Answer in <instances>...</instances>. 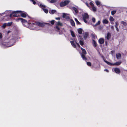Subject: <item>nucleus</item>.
I'll use <instances>...</instances> for the list:
<instances>
[{"label": "nucleus", "instance_id": "obj_1", "mask_svg": "<svg viewBox=\"0 0 127 127\" xmlns=\"http://www.w3.org/2000/svg\"><path fill=\"white\" fill-rule=\"evenodd\" d=\"M18 20L21 21V22H22L26 23L28 24V27L30 29H35L36 30H40V29L36 27L35 26H36L41 27H43L44 26V24L40 22H36L35 24L33 23H28L26 20L21 18H19Z\"/></svg>", "mask_w": 127, "mask_h": 127}, {"label": "nucleus", "instance_id": "obj_2", "mask_svg": "<svg viewBox=\"0 0 127 127\" xmlns=\"http://www.w3.org/2000/svg\"><path fill=\"white\" fill-rule=\"evenodd\" d=\"M20 12V11H13L12 13L10 14V17H11L12 16L17 17H18L20 15L19 14Z\"/></svg>", "mask_w": 127, "mask_h": 127}, {"label": "nucleus", "instance_id": "obj_3", "mask_svg": "<svg viewBox=\"0 0 127 127\" xmlns=\"http://www.w3.org/2000/svg\"><path fill=\"white\" fill-rule=\"evenodd\" d=\"M83 18L84 20V22L86 23H87V20L89 19V15L87 13H84L82 15Z\"/></svg>", "mask_w": 127, "mask_h": 127}, {"label": "nucleus", "instance_id": "obj_4", "mask_svg": "<svg viewBox=\"0 0 127 127\" xmlns=\"http://www.w3.org/2000/svg\"><path fill=\"white\" fill-rule=\"evenodd\" d=\"M81 49L82 51V53L81 54V57L83 60H87V58L85 57V55L87 54L86 51L85 49L82 48H81Z\"/></svg>", "mask_w": 127, "mask_h": 127}, {"label": "nucleus", "instance_id": "obj_5", "mask_svg": "<svg viewBox=\"0 0 127 127\" xmlns=\"http://www.w3.org/2000/svg\"><path fill=\"white\" fill-rule=\"evenodd\" d=\"M38 5L43 9V11L45 13H48V11L47 9H45V7L44 5L41 4H38Z\"/></svg>", "mask_w": 127, "mask_h": 127}, {"label": "nucleus", "instance_id": "obj_6", "mask_svg": "<svg viewBox=\"0 0 127 127\" xmlns=\"http://www.w3.org/2000/svg\"><path fill=\"white\" fill-rule=\"evenodd\" d=\"M69 1L68 0H65L64 2H62L60 3V5L61 7H63L65 6L68 4Z\"/></svg>", "mask_w": 127, "mask_h": 127}, {"label": "nucleus", "instance_id": "obj_7", "mask_svg": "<svg viewBox=\"0 0 127 127\" xmlns=\"http://www.w3.org/2000/svg\"><path fill=\"white\" fill-rule=\"evenodd\" d=\"M20 11V12L19 14L21 15L22 17H26L27 15V13L21 11Z\"/></svg>", "mask_w": 127, "mask_h": 127}, {"label": "nucleus", "instance_id": "obj_8", "mask_svg": "<svg viewBox=\"0 0 127 127\" xmlns=\"http://www.w3.org/2000/svg\"><path fill=\"white\" fill-rule=\"evenodd\" d=\"M62 24L59 21H58L57 23L56 28L58 31H59L60 30V28H59L58 26H62Z\"/></svg>", "mask_w": 127, "mask_h": 127}, {"label": "nucleus", "instance_id": "obj_9", "mask_svg": "<svg viewBox=\"0 0 127 127\" xmlns=\"http://www.w3.org/2000/svg\"><path fill=\"white\" fill-rule=\"evenodd\" d=\"M10 42L11 44V45L10 46H8V47H10L13 45L16 42V41L15 39H12L10 40Z\"/></svg>", "mask_w": 127, "mask_h": 127}, {"label": "nucleus", "instance_id": "obj_10", "mask_svg": "<svg viewBox=\"0 0 127 127\" xmlns=\"http://www.w3.org/2000/svg\"><path fill=\"white\" fill-rule=\"evenodd\" d=\"M72 9L73 10V12H75L76 14L78 12V10L77 8L74 7H72Z\"/></svg>", "mask_w": 127, "mask_h": 127}, {"label": "nucleus", "instance_id": "obj_11", "mask_svg": "<svg viewBox=\"0 0 127 127\" xmlns=\"http://www.w3.org/2000/svg\"><path fill=\"white\" fill-rule=\"evenodd\" d=\"M90 9L94 12H95L96 10V8L94 6L90 7Z\"/></svg>", "mask_w": 127, "mask_h": 127}, {"label": "nucleus", "instance_id": "obj_12", "mask_svg": "<svg viewBox=\"0 0 127 127\" xmlns=\"http://www.w3.org/2000/svg\"><path fill=\"white\" fill-rule=\"evenodd\" d=\"M114 70L115 72L117 74H119L120 73V69L118 68H114Z\"/></svg>", "mask_w": 127, "mask_h": 127}, {"label": "nucleus", "instance_id": "obj_13", "mask_svg": "<svg viewBox=\"0 0 127 127\" xmlns=\"http://www.w3.org/2000/svg\"><path fill=\"white\" fill-rule=\"evenodd\" d=\"M56 12V10H49V12L50 14H53Z\"/></svg>", "mask_w": 127, "mask_h": 127}, {"label": "nucleus", "instance_id": "obj_14", "mask_svg": "<svg viewBox=\"0 0 127 127\" xmlns=\"http://www.w3.org/2000/svg\"><path fill=\"white\" fill-rule=\"evenodd\" d=\"M99 42L101 44H102L104 42V40L103 38H100L99 39Z\"/></svg>", "mask_w": 127, "mask_h": 127}, {"label": "nucleus", "instance_id": "obj_15", "mask_svg": "<svg viewBox=\"0 0 127 127\" xmlns=\"http://www.w3.org/2000/svg\"><path fill=\"white\" fill-rule=\"evenodd\" d=\"M116 57L117 59H119L121 57V55L120 53H118L116 54Z\"/></svg>", "mask_w": 127, "mask_h": 127}, {"label": "nucleus", "instance_id": "obj_16", "mask_svg": "<svg viewBox=\"0 0 127 127\" xmlns=\"http://www.w3.org/2000/svg\"><path fill=\"white\" fill-rule=\"evenodd\" d=\"M111 37V34L109 33H108L106 36V38L108 40Z\"/></svg>", "mask_w": 127, "mask_h": 127}, {"label": "nucleus", "instance_id": "obj_17", "mask_svg": "<svg viewBox=\"0 0 127 127\" xmlns=\"http://www.w3.org/2000/svg\"><path fill=\"white\" fill-rule=\"evenodd\" d=\"M70 43L71 45L74 47V48H76V45L74 43V42L73 41H71Z\"/></svg>", "mask_w": 127, "mask_h": 127}, {"label": "nucleus", "instance_id": "obj_18", "mask_svg": "<svg viewBox=\"0 0 127 127\" xmlns=\"http://www.w3.org/2000/svg\"><path fill=\"white\" fill-rule=\"evenodd\" d=\"M121 62H116L114 63H113L114 65H120L121 63Z\"/></svg>", "mask_w": 127, "mask_h": 127}, {"label": "nucleus", "instance_id": "obj_19", "mask_svg": "<svg viewBox=\"0 0 127 127\" xmlns=\"http://www.w3.org/2000/svg\"><path fill=\"white\" fill-rule=\"evenodd\" d=\"M104 62L106 63L107 64H108L109 65L111 66V65H114L113 63H111L105 60H104Z\"/></svg>", "mask_w": 127, "mask_h": 127}, {"label": "nucleus", "instance_id": "obj_20", "mask_svg": "<svg viewBox=\"0 0 127 127\" xmlns=\"http://www.w3.org/2000/svg\"><path fill=\"white\" fill-rule=\"evenodd\" d=\"M104 62L106 63L107 64H108L109 65L111 66V65H114L113 63H111L105 60H104Z\"/></svg>", "mask_w": 127, "mask_h": 127}, {"label": "nucleus", "instance_id": "obj_21", "mask_svg": "<svg viewBox=\"0 0 127 127\" xmlns=\"http://www.w3.org/2000/svg\"><path fill=\"white\" fill-rule=\"evenodd\" d=\"M104 62L106 63L107 64H108L109 65L111 66V65H114L113 63H111L105 60H104Z\"/></svg>", "mask_w": 127, "mask_h": 127}, {"label": "nucleus", "instance_id": "obj_22", "mask_svg": "<svg viewBox=\"0 0 127 127\" xmlns=\"http://www.w3.org/2000/svg\"><path fill=\"white\" fill-rule=\"evenodd\" d=\"M108 22V21L107 19H104L102 20V23L104 24H107Z\"/></svg>", "mask_w": 127, "mask_h": 127}, {"label": "nucleus", "instance_id": "obj_23", "mask_svg": "<svg viewBox=\"0 0 127 127\" xmlns=\"http://www.w3.org/2000/svg\"><path fill=\"white\" fill-rule=\"evenodd\" d=\"M121 23L123 26H126L127 25V23L125 22L121 21Z\"/></svg>", "mask_w": 127, "mask_h": 127}, {"label": "nucleus", "instance_id": "obj_24", "mask_svg": "<svg viewBox=\"0 0 127 127\" xmlns=\"http://www.w3.org/2000/svg\"><path fill=\"white\" fill-rule=\"evenodd\" d=\"M70 22L71 25L73 26H75V24L74 21L72 20L71 19L70 20Z\"/></svg>", "mask_w": 127, "mask_h": 127}, {"label": "nucleus", "instance_id": "obj_25", "mask_svg": "<svg viewBox=\"0 0 127 127\" xmlns=\"http://www.w3.org/2000/svg\"><path fill=\"white\" fill-rule=\"evenodd\" d=\"M95 2L96 5L97 6L100 5L101 4V2L97 0H95Z\"/></svg>", "mask_w": 127, "mask_h": 127}, {"label": "nucleus", "instance_id": "obj_26", "mask_svg": "<svg viewBox=\"0 0 127 127\" xmlns=\"http://www.w3.org/2000/svg\"><path fill=\"white\" fill-rule=\"evenodd\" d=\"M82 29L81 28H79L78 29V32L79 34H81L82 33Z\"/></svg>", "mask_w": 127, "mask_h": 127}, {"label": "nucleus", "instance_id": "obj_27", "mask_svg": "<svg viewBox=\"0 0 127 127\" xmlns=\"http://www.w3.org/2000/svg\"><path fill=\"white\" fill-rule=\"evenodd\" d=\"M88 33L87 32H86L84 36V39H86L88 37Z\"/></svg>", "mask_w": 127, "mask_h": 127}, {"label": "nucleus", "instance_id": "obj_28", "mask_svg": "<svg viewBox=\"0 0 127 127\" xmlns=\"http://www.w3.org/2000/svg\"><path fill=\"white\" fill-rule=\"evenodd\" d=\"M70 32H71V35L73 37H75V35L73 32L71 30H70Z\"/></svg>", "mask_w": 127, "mask_h": 127}, {"label": "nucleus", "instance_id": "obj_29", "mask_svg": "<svg viewBox=\"0 0 127 127\" xmlns=\"http://www.w3.org/2000/svg\"><path fill=\"white\" fill-rule=\"evenodd\" d=\"M93 45L94 47H95L96 46V44L95 41L94 40H93Z\"/></svg>", "mask_w": 127, "mask_h": 127}, {"label": "nucleus", "instance_id": "obj_30", "mask_svg": "<svg viewBox=\"0 0 127 127\" xmlns=\"http://www.w3.org/2000/svg\"><path fill=\"white\" fill-rule=\"evenodd\" d=\"M100 23V21H98V22L96 23L95 25H93V26L96 27L98 25H99Z\"/></svg>", "mask_w": 127, "mask_h": 127}, {"label": "nucleus", "instance_id": "obj_31", "mask_svg": "<svg viewBox=\"0 0 127 127\" xmlns=\"http://www.w3.org/2000/svg\"><path fill=\"white\" fill-rule=\"evenodd\" d=\"M109 20L110 22H111L114 21V19L113 17L112 16H110L109 18Z\"/></svg>", "mask_w": 127, "mask_h": 127}, {"label": "nucleus", "instance_id": "obj_32", "mask_svg": "<svg viewBox=\"0 0 127 127\" xmlns=\"http://www.w3.org/2000/svg\"><path fill=\"white\" fill-rule=\"evenodd\" d=\"M74 19L77 24H81V23L78 21V20L76 18H75Z\"/></svg>", "mask_w": 127, "mask_h": 127}, {"label": "nucleus", "instance_id": "obj_33", "mask_svg": "<svg viewBox=\"0 0 127 127\" xmlns=\"http://www.w3.org/2000/svg\"><path fill=\"white\" fill-rule=\"evenodd\" d=\"M68 14L65 13H63V17L64 18H67V17H66V16Z\"/></svg>", "mask_w": 127, "mask_h": 127}, {"label": "nucleus", "instance_id": "obj_34", "mask_svg": "<svg viewBox=\"0 0 127 127\" xmlns=\"http://www.w3.org/2000/svg\"><path fill=\"white\" fill-rule=\"evenodd\" d=\"M79 42L80 45L82 46L84 45V42L83 41V40H79Z\"/></svg>", "mask_w": 127, "mask_h": 127}, {"label": "nucleus", "instance_id": "obj_35", "mask_svg": "<svg viewBox=\"0 0 127 127\" xmlns=\"http://www.w3.org/2000/svg\"><path fill=\"white\" fill-rule=\"evenodd\" d=\"M116 11H113L111 12V14L112 15H113L115 14L116 13Z\"/></svg>", "mask_w": 127, "mask_h": 127}, {"label": "nucleus", "instance_id": "obj_36", "mask_svg": "<svg viewBox=\"0 0 127 127\" xmlns=\"http://www.w3.org/2000/svg\"><path fill=\"white\" fill-rule=\"evenodd\" d=\"M32 2L33 4H36L35 2L33 0H30Z\"/></svg>", "mask_w": 127, "mask_h": 127}, {"label": "nucleus", "instance_id": "obj_37", "mask_svg": "<svg viewBox=\"0 0 127 127\" xmlns=\"http://www.w3.org/2000/svg\"><path fill=\"white\" fill-rule=\"evenodd\" d=\"M7 26V23H4L2 26V27L4 28H5V27Z\"/></svg>", "mask_w": 127, "mask_h": 127}, {"label": "nucleus", "instance_id": "obj_38", "mask_svg": "<svg viewBox=\"0 0 127 127\" xmlns=\"http://www.w3.org/2000/svg\"><path fill=\"white\" fill-rule=\"evenodd\" d=\"M12 22L9 23L7 24V26H10L12 25Z\"/></svg>", "mask_w": 127, "mask_h": 127}, {"label": "nucleus", "instance_id": "obj_39", "mask_svg": "<svg viewBox=\"0 0 127 127\" xmlns=\"http://www.w3.org/2000/svg\"><path fill=\"white\" fill-rule=\"evenodd\" d=\"M118 25V22H115V27H117Z\"/></svg>", "mask_w": 127, "mask_h": 127}, {"label": "nucleus", "instance_id": "obj_40", "mask_svg": "<svg viewBox=\"0 0 127 127\" xmlns=\"http://www.w3.org/2000/svg\"><path fill=\"white\" fill-rule=\"evenodd\" d=\"M79 39L80 40H83V39L82 36H79Z\"/></svg>", "mask_w": 127, "mask_h": 127}, {"label": "nucleus", "instance_id": "obj_41", "mask_svg": "<svg viewBox=\"0 0 127 127\" xmlns=\"http://www.w3.org/2000/svg\"><path fill=\"white\" fill-rule=\"evenodd\" d=\"M55 21L54 20H52L50 22V23L52 25H53Z\"/></svg>", "mask_w": 127, "mask_h": 127}, {"label": "nucleus", "instance_id": "obj_42", "mask_svg": "<svg viewBox=\"0 0 127 127\" xmlns=\"http://www.w3.org/2000/svg\"><path fill=\"white\" fill-rule=\"evenodd\" d=\"M87 64L89 66H90L91 65V64L90 62H88L87 63Z\"/></svg>", "mask_w": 127, "mask_h": 127}, {"label": "nucleus", "instance_id": "obj_43", "mask_svg": "<svg viewBox=\"0 0 127 127\" xmlns=\"http://www.w3.org/2000/svg\"><path fill=\"white\" fill-rule=\"evenodd\" d=\"M92 21L94 23H95V19L94 18H92Z\"/></svg>", "mask_w": 127, "mask_h": 127}, {"label": "nucleus", "instance_id": "obj_44", "mask_svg": "<svg viewBox=\"0 0 127 127\" xmlns=\"http://www.w3.org/2000/svg\"><path fill=\"white\" fill-rule=\"evenodd\" d=\"M90 4L91 5V7L94 6V4L92 2H90Z\"/></svg>", "mask_w": 127, "mask_h": 127}, {"label": "nucleus", "instance_id": "obj_45", "mask_svg": "<svg viewBox=\"0 0 127 127\" xmlns=\"http://www.w3.org/2000/svg\"><path fill=\"white\" fill-rule=\"evenodd\" d=\"M55 2V0H52L50 1V2L51 3H53L54 2Z\"/></svg>", "mask_w": 127, "mask_h": 127}, {"label": "nucleus", "instance_id": "obj_46", "mask_svg": "<svg viewBox=\"0 0 127 127\" xmlns=\"http://www.w3.org/2000/svg\"><path fill=\"white\" fill-rule=\"evenodd\" d=\"M60 17L56 18L55 19L56 20H59L60 19Z\"/></svg>", "mask_w": 127, "mask_h": 127}, {"label": "nucleus", "instance_id": "obj_47", "mask_svg": "<svg viewBox=\"0 0 127 127\" xmlns=\"http://www.w3.org/2000/svg\"><path fill=\"white\" fill-rule=\"evenodd\" d=\"M2 37V36L1 33H0V38H1Z\"/></svg>", "mask_w": 127, "mask_h": 127}, {"label": "nucleus", "instance_id": "obj_48", "mask_svg": "<svg viewBox=\"0 0 127 127\" xmlns=\"http://www.w3.org/2000/svg\"><path fill=\"white\" fill-rule=\"evenodd\" d=\"M116 28V30L117 31H119V29L118 28V27H115Z\"/></svg>", "mask_w": 127, "mask_h": 127}, {"label": "nucleus", "instance_id": "obj_49", "mask_svg": "<svg viewBox=\"0 0 127 127\" xmlns=\"http://www.w3.org/2000/svg\"><path fill=\"white\" fill-rule=\"evenodd\" d=\"M86 5L88 7H89V8L90 7L89 6V5H88V4L87 3H86Z\"/></svg>", "mask_w": 127, "mask_h": 127}, {"label": "nucleus", "instance_id": "obj_50", "mask_svg": "<svg viewBox=\"0 0 127 127\" xmlns=\"http://www.w3.org/2000/svg\"><path fill=\"white\" fill-rule=\"evenodd\" d=\"M104 71H106V72H108V70L107 69H105L104 70Z\"/></svg>", "mask_w": 127, "mask_h": 127}, {"label": "nucleus", "instance_id": "obj_51", "mask_svg": "<svg viewBox=\"0 0 127 127\" xmlns=\"http://www.w3.org/2000/svg\"><path fill=\"white\" fill-rule=\"evenodd\" d=\"M111 29L112 30H114V27L113 26H112L111 27Z\"/></svg>", "mask_w": 127, "mask_h": 127}, {"label": "nucleus", "instance_id": "obj_52", "mask_svg": "<svg viewBox=\"0 0 127 127\" xmlns=\"http://www.w3.org/2000/svg\"><path fill=\"white\" fill-rule=\"evenodd\" d=\"M105 43H106V45H107V41L106 40H105Z\"/></svg>", "mask_w": 127, "mask_h": 127}, {"label": "nucleus", "instance_id": "obj_53", "mask_svg": "<svg viewBox=\"0 0 127 127\" xmlns=\"http://www.w3.org/2000/svg\"><path fill=\"white\" fill-rule=\"evenodd\" d=\"M77 45L79 46H80V45H79V44L78 43H76Z\"/></svg>", "mask_w": 127, "mask_h": 127}, {"label": "nucleus", "instance_id": "obj_54", "mask_svg": "<svg viewBox=\"0 0 127 127\" xmlns=\"http://www.w3.org/2000/svg\"><path fill=\"white\" fill-rule=\"evenodd\" d=\"M111 22V23L112 24H113V22Z\"/></svg>", "mask_w": 127, "mask_h": 127}]
</instances>
